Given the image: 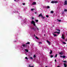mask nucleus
Here are the masks:
<instances>
[{
  "label": "nucleus",
  "instance_id": "nucleus-17",
  "mask_svg": "<svg viewBox=\"0 0 67 67\" xmlns=\"http://www.w3.org/2000/svg\"><path fill=\"white\" fill-rule=\"evenodd\" d=\"M26 44H30V42H28L27 43H26Z\"/></svg>",
  "mask_w": 67,
  "mask_h": 67
},
{
  "label": "nucleus",
  "instance_id": "nucleus-33",
  "mask_svg": "<svg viewBox=\"0 0 67 67\" xmlns=\"http://www.w3.org/2000/svg\"><path fill=\"white\" fill-rule=\"evenodd\" d=\"M57 54H56V55H55V57H57Z\"/></svg>",
  "mask_w": 67,
  "mask_h": 67
},
{
  "label": "nucleus",
  "instance_id": "nucleus-5",
  "mask_svg": "<svg viewBox=\"0 0 67 67\" xmlns=\"http://www.w3.org/2000/svg\"><path fill=\"white\" fill-rule=\"evenodd\" d=\"M36 4V3L35 2H34L32 3V5H35Z\"/></svg>",
  "mask_w": 67,
  "mask_h": 67
},
{
  "label": "nucleus",
  "instance_id": "nucleus-45",
  "mask_svg": "<svg viewBox=\"0 0 67 67\" xmlns=\"http://www.w3.org/2000/svg\"><path fill=\"white\" fill-rule=\"evenodd\" d=\"M35 27H36V28H37V26H35Z\"/></svg>",
  "mask_w": 67,
  "mask_h": 67
},
{
  "label": "nucleus",
  "instance_id": "nucleus-43",
  "mask_svg": "<svg viewBox=\"0 0 67 67\" xmlns=\"http://www.w3.org/2000/svg\"><path fill=\"white\" fill-rule=\"evenodd\" d=\"M45 18V17H42L43 19H44Z\"/></svg>",
  "mask_w": 67,
  "mask_h": 67
},
{
  "label": "nucleus",
  "instance_id": "nucleus-49",
  "mask_svg": "<svg viewBox=\"0 0 67 67\" xmlns=\"http://www.w3.org/2000/svg\"><path fill=\"white\" fill-rule=\"evenodd\" d=\"M46 67H47V66H46Z\"/></svg>",
  "mask_w": 67,
  "mask_h": 67
},
{
  "label": "nucleus",
  "instance_id": "nucleus-24",
  "mask_svg": "<svg viewBox=\"0 0 67 67\" xmlns=\"http://www.w3.org/2000/svg\"><path fill=\"white\" fill-rule=\"evenodd\" d=\"M63 63H67V61H63Z\"/></svg>",
  "mask_w": 67,
  "mask_h": 67
},
{
  "label": "nucleus",
  "instance_id": "nucleus-12",
  "mask_svg": "<svg viewBox=\"0 0 67 67\" xmlns=\"http://www.w3.org/2000/svg\"><path fill=\"white\" fill-rule=\"evenodd\" d=\"M25 51L27 52H29V50H28L27 49H25Z\"/></svg>",
  "mask_w": 67,
  "mask_h": 67
},
{
  "label": "nucleus",
  "instance_id": "nucleus-6",
  "mask_svg": "<svg viewBox=\"0 0 67 67\" xmlns=\"http://www.w3.org/2000/svg\"><path fill=\"white\" fill-rule=\"evenodd\" d=\"M34 23H35V22L34 21H33V20L31 21V24H34Z\"/></svg>",
  "mask_w": 67,
  "mask_h": 67
},
{
  "label": "nucleus",
  "instance_id": "nucleus-8",
  "mask_svg": "<svg viewBox=\"0 0 67 67\" xmlns=\"http://www.w3.org/2000/svg\"><path fill=\"white\" fill-rule=\"evenodd\" d=\"M64 65L65 67H67V64L66 63H64Z\"/></svg>",
  "mask_w": 67,
  "mask_h": 67
},
{
  "label": "nucleus",
  "instance_id": "nucleus-37",
  "mask_svg": "<svg viewBox=\"0 0 67 67\" xmlns=\"http://www.w3.org/2000/svg\"><path fill=\"white\" fill-rule=\"evenodd\" d=\"M23 4L24 5L25 4V3H23Z\"/></svg>",
  "mask_w": 67,
  "mask_h": 67
},
{
  "label": "nucleus",
  "instance_id": "nucleus-44",
  "mask_svg": "<svg viewBox=\"0 0 67 67\" xmlns=\"http://www.w3.org/2000/svg\"><path fill=\"white\" fill-rule=\"evenodd\" d=\"M56 30L57 31H58V29H56Z\"/></svg>",
  "mask_w": 67,
  "mask_h": 67
},
{
  "label": "nucleus",
  "instance_id": "nucleus-16",
  "mask_svg": "<svg viewBox=\"0 0 67 67\" xmlns=\"http://www.w3.org/2000/svg\"><path fill=\"white\" fill-rule=\"evenodd\" d=\"M35 10V9H34V8L31 9V11H33V10Z\"/></svg>",
  "mask_w": 67,
  "mask_h": 67
},
{
  "label": "nucleus",
  "instance_id": "nucleus-38",
  "mask_svg": "<svg viewBox=\"0 0 67 67\" xmlns=\"http://www.w3.org/2000/svg\"><path fill=\"white\" fill-rule=\"evenodd\" d=\"M55 62H57V61H56V59H55Z\"/></svg>",
  "mask_w": 67,
  "mask_h": 67
},
{
  "label": "nucleus",
  "instance_id": "nucleus-11",
  "mask_svg": "<svg viewBox=\"0 0 67 67\" xmlns=\"http://www.w3.org/2000/svg\"><path fill=\"white\" fill-rule=\"evenodd\" d=\"M50 54H52V53H53V52H52V50H50Z\"/></svg>",
  "mask_w": 67,
  "mask_h": 67
},
{
  "label": "nucleus",
  "instance_id": "nucleus-13",
  "mask_svg": "<svg viewBox=\"0 0 67 67\" xmlns=\"http://www.w3.org/2000/svg\"><path fill=\"white\" fill-rule=\"evenodd\" d=\"M33 29L34 31H36V28H33Z\"/></svg>",
  "mask_w": 67,
  "mask_h": 67
},
{
  "label": "nucleus",
  "instance_id": "nucleus-4",
  "mask_svg": "<svg viewBox=\"0 0 67 67\" xmlns=\"http://www.w3.org/2000/svg\"><path fill=\"white\" fill-rule=\"evenodd\" d=\"M40 16H41V17H43V16L42 15V13L40 14L39 15L38 17H40Z\"/></svg>",
  "mask_w": 67,
  "mask_h": 67
},
{
  "label": "nucleus",
  "instance_id": "nucleus-7",
  "mask_svg": "<svg viewBox=\"0 0 67 67\" xmlns=\"http://www.w3.org/2000/svg\"><path fill=\"white\" fill-rule=\"evenodd\" d=\"M67 3V1H65L64 2V4L65 5H66Z\"/></svg>",
  "mask_w": 67,
  "mask_h": 67
},
{
  "label": "nucleus",
  "instance_id": "nucleus-34",
  "mask_svg": "<svg viewBox=\"0 0 67 67\" xmlns=\"http://www.w3.org/2000/svg\"><path fill=\"white\" fill-rule=\"evenodd\" d=\"M25 59H28V58H27L26 57L25 58Z\"/></svg>",
  "mask_w": 67,
  "mask_h": 67
},
{
  "label": "nucleus",
  "instance_id": "nucleus-19",
  "mask_svg": "<svg viewBox=\"0 0 67 67\" xmlns=\"http://www.w3.org/2000/svg\"><path fill=\"white\" fill-rule=\"evenodd\" d=\"M33 24L34 25V26H36V25H35V22L34 23V24Z\"/></svg>",
  "mask_w": 67,
  "mask_h": 67
},
{
  "label": "nucleus",
  "instance_id": "nucleus-42",
  "mask_svg": "<svg viewBox=\"0 0 67 67\" xmlns=\"http://www.w3.org/2000/svg\"><path fill=\"white\" fill-rule=\"evenodd\" d=\"M58 31H59V32H60V30H58Z\"/></svg>",
  "mask_w": 67,
  "mask_h": 67
},
{
  "label": "nucleus",
  "instance_id": "nucleus-18",
  "mask_svg": "<svg viewBox=\"0 0 67 67\" xmlns=\"http://www.w3.org/2000/svg\"><path fill=\"white\" fill-rule=\"evenodd\" d=\"M35 21L36 22H38V20H35Z\"/></svg>",
  "mask_w": 67,
  "mask_h": 67
},
{
  "label": "nucleus",
  "instance_id": "nucleus-27",
  "mask_svg": "<svg viewBox=\"0 0 67 67\" xmlns=\"http://www.w3.org/2000/svg\"><path fill=\"white\" fill-rule=\"evenodd\" d=\"M57 33L58 34H60V31H59V32H57Z\"/></svg>",
  "mask_w": 67,
  "mask_h": 67
},
{
  "label": "nucleus",
  "instance_id": "nucleus-41",
  "mask_svg": "<svg viewBox=\"0 0 67 67\" xmlns=\"http://www.w3.org/2000/svg\"><path fill=\"white\" fill-rule=\"evenodd\" d=\"M36 29H37V30H39L38 28H37V27L36 28Z\"/></svg>",
  "mask_w": 67,
  "mask_h": 67
},
{
  "label": "nucleus",
  "instance_id": "nucleus-1",
  "mask_svg": "<svg viewBox=\"0 0 67 67\" xmlns=\"http://www.w3.org/2000/svg\"><path fill=\"white\" fill-rule=\"evenodd\" d=\"M51 3H58V2L57 1H52Z\"/></svg>",
  "mask_w": 67,
  "mask_h": 67
},
{
  "label": "nucleus",
  "instance_id": "nucleus-28",
  "mask_svg": "<svg viewBox=\"0 0 67 67\" xmlns=\"http://www.w3.org/2000/svg\"><path fill=\"white\" fill-rule=\"evenodd\" d=\"M63 44H66V43H65V42H63Z\"/></svg>",
  "mask_w": 67,
  "mask_h": 67
},
{
  "label": "nucleus",
  "instance_id": "nucleus-30",
  "mask_svg": "<svg viewBox=\"0 0 67 67\" xmlns=\"http://www.w3.org/2000/svg\"><path fill=\"white\" fill-rule=\"evenodd\" d=\"M30 58L31 60L33 59V58L32 57H30Z\"/></svg>",
  "mask_w": 67,
  "mask_h": 67
},
{
  "label": "nucleus",
  "instance_id": "nucleus-46",
  "mask_svg": "<svg viewBox=\"0 0 67 67\" xmlns=\"http://www.w3.org/2000/svg\"><path fill=\"white\" fill-rule=\"evenodd\" d=\"M65 41H67V40H66V39L65 40Z\"/></svg>",
  "mask_w": 67,
  "mask_h": 67
},
{
  "label": "nucleus",
  "instance_id": "nucleus-53",
  "mask_svg": "<svg viewBox=\"0 0 67 67\" xmlns=\"http://www.w3.org/2000/svg\"><path fill=\"white\" fill-rule=\"evenodd\" d=\"M61 57H62V56H61Z\"/></svg>",
  "mask_w": 67,
  "mask_h": 67
},
{
  "label": "nucleus",
  "instance_id": "nucleus-21",
  "mask_svg": "<svg viewBox=\"0 0 67 67\" xmlns=\"http://www.w3.org/2000/svg\"><path fill=\"white\" fill-rule=\"evenodd\" d=\"M53 35L54 36H57V35L56 34H53Z\"/></svg>",
  "mask_w": 67,
  "mask_h": 67
},
{
  "label": "nucleus",
  "instance_id": "nucleus-22",
  "mask_svg": "<svg viewBox=\"0 0 67 67\" xmlns=\"http://www.w3.org/2000/svg\"><path fill=\"white\" fill-rule=\"evenodd\" d=\"M29 67H34V66H31V65L30 64L29 65Z\"/></svg>",
  "mask_w": 67,
  "mask_h": 67
},
{
  "label": "nucleus",
  "instance_id": "nucleus-35",
  "mask_svg": "<svg viewBox=\"0 0 67 67\" xmlns=\"http://www.w3.org/2000/svg\"><path fill=\"white\" fill-rule=\"evenodd\" d=\"M54 33H57V32L56 31V32H54Z\"/></svg>",
  "mask_w": 67,
  "mask_h": 67
},
{
  "label": "nucleus",
  "instance_id": "nucleus-51",
  "mask_svg": "<svg viewBox=\"0 0 67 67\" xmlns=\"http://www.w3.org/2000/svg\"><path fill=\"white\" fill-rule=\"evenodd\" d=\"M14 1H16V0H14Z\"/></svg>",
  "mask_w": 67,
  "mask_h": 67
},
{
  "label": "nucleus",
  "instance_id": "nucleus-48",
  "mask_svg": "<svg viewBox=\"0 0 67 67\" xmlns=\"http://www.w3.org/2000/svg\"><path fill=\"white\" fill-rule=\"evenodd\" d=\"M35 14L36 13V12H35Z\"/></svg>",
  "mask_w": 67,
  "mask_h": 67
},
{
  "label": "nucleus",
  "instance_id": "nucleus-23",
  "mask_svg": "<svg viewBox=\"0 0 67 67\" xmlns=\"http://www.w3.org/2000/svg\"><path fill=\"white\" fill-rule=\"evenodd\" d=\"M57 20L59 22H60V21H61V20H59L58 19H57Z\"/></svg>",
  "mask_w": 67,
  "mask_h": 67
},
{
  "label": "nucleus",
  "instance_id": "nucleus-32",
  "mask_svg": "<svg viewBox=\"0 0 67 67\" xmlns=\"http://www.w3.org/2000/svg\"><path fill=\"white\" fill-rule=\"evenodd\" d=\"M34 58H35V57H36V55H34Z\"/></svg>",
  "mask_w": 67,
  "mask_h": 67
},
{
  "label": "nucleus",
  "instance_id": "nucleus-10",
  "mask_svg": "<svg viewBox=\"0 0 67 67\" xmlns=\"http://www.w3.org/2000/svg\"><path fill=\"white\" fill-rule=\"evenodd\" d=\"M47 43H48V44H51V43H50V42H49V41H48L47 40Z\"/></svg>",
  "mask_w": 67,
  "mask_h": 67
},
{
  "label": "nucleus",
  "instance_id": "nucleus-40",
  "mask_svg": "<svg viewBox=\"0 0 67 67\" xmlns=\"http://www.w3.org/2000/svg\"><path fill=\"white\" fill-rule=\"evenodd\" d=\"M32 20H33V19H34V17H32Z\"/></svg>",
  "mask_w": 67,
  "mask_h": 67
},
{
  "label": "nucleus",
  "instance_id": "nucleus-2",
  "mask_svg": "<svg viewBox=\"0 0 67 67\" xmlns=\"http://www.w3.org/2000/svg\"><path fill=\"white\" fill-rule=\"evenodd\" d=\"M22 46L24 47H25V48L27 47V45L26 44H23Z\"/></svg>",
  "mask_w": 67,
  "mask_h": 67
},
{
  "label": "nucleus",
  "instance_id": "nucleus-25",
  "mask_svg": "<svg viewBox=\"0 0 67 67\" xmlns=\"http://www.w3.org/2000/svg\"><path fill=\"white\" fill-rule=\"evenodd\" d=\"M50 57L51 58H52V57H53V55H51Z\"/></svg>",
  "mask_w": 67,
  "mask_h": 67
},
{
  "label": "nucleus",
  "instance_id": "nucleus-20",
  "mask_svg": "<svg viewBox=\"0 0 67 67\" xmlns=\"http://www.w3.org/2000/svg\"><path fill=\"white\" fill-rule=\"evenodd\" d=\"M51 13H54V11H51Z\"/></svg>",
  "mask_w": 67,
  "mask_h": 67
},
{
  "label": "nucleus",
  "instance_id": "nucleus-14",
  "mask_svg": "<svg viewBox=\"0 0 67 67\" xmlns=\"http://www.w3.org/2000/svg\"><path fill=\"white\" fill-rule=\"evenodd\" d=\"M62 57L63 58H65L66 57V56L65 55H63L62 56Z\"/></svg>",
  "mask_w": 67,
  "mask_h": 67
},
{
  "label": "nucleus",
  "instance_id": "nucleus-31",
  "mask_svg": "<svg viewBox=\"0 0 67 67\" xmlns=\"http://www.w3.org/2000/svg\"><path fill=\"white\" fill-rule=\"evenodd\" d=\"M46 17H47V18H49V16H48V15H46Z\"/></svg>",
  "mask_w": 67,
  "mask_h": 67
},
{
  "label": "nucleus",
  "instance_id": "nucleus-29",
  "mask_svg": "<svg viewBox=\"0 0 67 67\" xmlns=\"http://www.w3.org/2000/svg\"><path fill=\"white\" fill-rule=\"evenodd\" d=\"M47 8L48 9H49L50 8L49 6H47Z\"/></svg>",
  "mask_w": 67,
  "mask_h": 67
},
{
  "label": "nucleus",
  "instance_id": "nucleus-39",
  "mask_svg": "<svg viewBox=\"0 0 67 67\" xmlns=\"http://www.w3.org/2000/svg\"><path fill=\"white\" fill-rule=\"evenodd\" d=\"M39 44H42V42H39Z\"/></svg>",
  "mask_w": 67,
  "mask_h": 67
},
{
  "label": "nucleus",
  "instance_id": "nucleus-9",
  "mask_svg": "<svg viewBox=\"0 0 67 67\" xmlns=\"http://www.w3.org/2000/svg\"><path fill=\"white\" fill-rule=\"evenodd\" d=\"M59 55H63V52H61L59 53Z\"/></svg>",
  "mask_w": 67,
  "mask_h": 67
},
{
  "label": "nucleus",
  "instance_id": "nucleus-36",
  "mask_svg": "<svg viewBox=\"0 0 67 67\" xmlns=\"http://www.w3.org/2000/svg\"><path fill=\"white\" fill-rule=\"evenodd\" d=\"M64 13V12H62V14H63Z\"/></svg>",
  "mask_w": 67,
  "mask_h": 67
},
{
  "label": "nucleus",
  "instance_id": "nucleus-50",
  "mask_svg": "<svg viewBox=\"0 0 67 67\" xmlns=\"http://www.w3.org/2000/svg\"><path fill=\"white\" fill-rule=\"evenodd\" d=\"M34 36H35V34H34Z\"/></svg>",
  "mask_w": 67,
  "mask_h": 67
},
{
  "label": "nucleus",
  "instance_id": "nucleus-52",
  "mask_svg": "<svg viewBox=\"0 0 67 67\" xmlns=\"http://www.w3.org/2000/svg\"><path fill=\"white\" fill-rule=\"evenodd\" d=\"M44 36H45V35L44 34Z\"/></svg>",
  "mask_w": 67,
  "mask_h": 67
},
{
  "label": "nucleus",
  "instance_id": "nucleus-15",
  "mask_svg": "<svg viewBox=\"0 0 67 67\" xmlns=\"http://www.w3.org/2000/svg\"><path fill=\"white\" fill-rule=\"evenodd\" d=\"M35 37L36 38V39H37V40H38V39H39V38H38V37H37L36 36Z\"/></svg>",
  "mask_w": 67,
  "mask_h": 67
},
{
  "label": "nucleus",
  "instance_id": "nucleus-26",
  "mask_svg": "<svg viewBox=\"0 0 67 67\" xmlns=\"http://www.w3.org/2000/svg\"><path fill=\"white\" fill-rule=\"evenodd\" d=\"M64 10L65 11V12H67V10L66 9H65Z\"/></svg>",
  "mask_w": 67,
  "mask_h": 67
},
{
  "label": "nucleus",
  "instance_id": "nucleus-47",
  "mask_svg": "<svg viewBox=\"0 0 67 67\" xmlns=\"http://www.w3.org/2000/svg\"><path fill=\"white\" fill-rule=\"evenodd\" d=\"M57 67H60V66H58Z\"/></svg>",
  "mask_w": 67,
  "mask_h": 67
},
{
  "label": "nucleus",
  "instance_id": "nucleus-3",
  "mask_svg": "<svg viewBox=\"0 0 67 67\" xmlns=\"http://www.w3.org/2000/svg\"><path fill=\"white\" fill-rule=\"evenodd\" d=\"M62 38H63V40L65 39V37H64V34H63L62 35V37H61Z\"/></svg>",
  "mask_w": 67,
  "mask_h": 67
}]
</instances>
